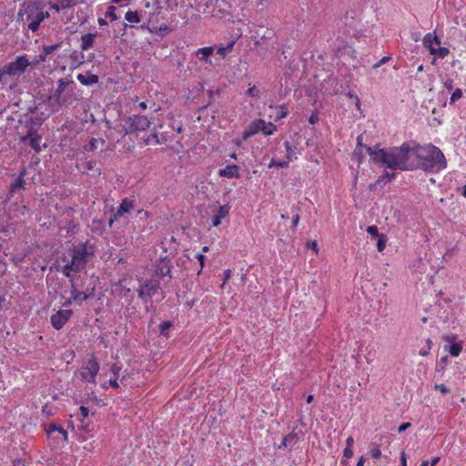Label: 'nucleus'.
<instances>
[{"mask_svg":"<svg viewBox=\"0 0 466 466\" xmlns=\"http://www.w3.org/2000/svg\"><path fill=\"white\" fill-rule=\"evenodd\" d=\"M440 461V457H434L431 461H423L420 466H435Z\"/></svg>","mask_w":466,"mask_h":466,"instance_id":"5fc2aeb1","label":"nucleus"},{"mask_svg":"<svg viewBox=\"0 0 466 466\" xmlns=\"http://www.w3.org/2000/svg\"><path fill=\"white\" fill-rule=\"evenodd\" d=\"M61 46V44H55L51 46H44L43 52L39 56L41 61H46L47 56L52 54L54 51L57 50Z\"/></svg>","mask_w":466,"mask_h":466,"instance_id":"bb28decb","label":"nucleus"},{"mask_svg":"<svg viewBox=\"0 0 466 466\" xmlns=\"http://www.w3.org/2000/svg\"><path fill=\"white\" fill-rule=\"evenodd\" d=\"M218 176L228 178H239L238 167L237 165H228L225 168L218 170Z\"/></svg>","mask_w":466,"mask_h":466,"instance_id":"6ab92c4d","label":"nucleus"},{"mask_svg":"<svg viewBox=\"0 0 466 466\" xmlns=\"http://www.w3.org/2000/svg\"><path fill=\"white\" fill-rule=\"evenodd\" d=\"M367 232L370 233L373 237H379L380 236L378 228L376 226H370V227H368Z\"/></svg>","mask_w":466,"mask_h":466,"instance_id":"4d7b16f0","label":"nucleus"},{"mask_svg":"<svg viewBox=\"0 0 466 466\" xmlns=\"http://www.w3.org/2000/svg\"><path fill=\"white\" fill-rule=\"evenodd\" d=\"M46 109H48V106L46 104L45 105L44 102L28 108V111L31 114L39 113L41 115L40 116H35V118L30 117L25 121V126L28 127V129L30 127H33L34 129L36 130V127H40L43 124L44 120L49 117V116H46V114L47 112Z\"/></svg>","mask_w":466,"mask_h":466,"instance_id":"1a4fd4ad","label":"nucleus"},{"mask_svg":"<svg viewBox=\"0 0 466 466\" xmlns=\"http://www.w3.org/2000/svg\"><path fill=\"white\" fill-rule=\"evenodd\" d=\"M382 177H384V179L388 183V182H390L391 180L395 179L396 173L395 172L384 171L383 174H382Z\"/></svg>","mask_w":466,"mask_h":466,"instance_id":"603ef678","label":"nucleus"},{"mask_svg":"<svg viewBox=\"0 0 466 466\" xmlns=\"http://www.w3.org/2000/svg\"><path fill=\"white\" fill-rule=\"evenodd\" d=\"M71 284V297L76 303L81 305L87 299L94 295L95 287L87 286L84 291H80L77 289V284L73 279H70Z\"/></svg>","mask_w":466,"mask_h":466,"instance_id":"9b49d317","label":"nucleus"},{"mask_svg":"<svg viewBox=\"0 0 466 466\" xmlns=\"http://www.w3.org/2000/svg\"><path fill=\"white\" fill-rule=\"evenodd\" d=\"M83 55L78 51H74L70 55V58L76 64L80 65L82 64Z\"/></svg>","mask_w":466,"mask_h":466,"instance_id":"49530a36","label":"nucleus"},{"mask_svg":"<svg viewBox=\"0 0 466 466\" xmlns=\"http://www.w3.org/2000/svg\"><path fill=\"white\" fill-rule=\"evenodd\" d=\"M128 128L127 133L144 131L149 127L150 121L145 116H129L127 119Z\"/></svg>","mask_w":466,"mask_h":466,"instance_id":"f8f14e48","label":"nucleus"},{"mask_svg":"<svg viewBox=\"0 0 466 466\" xmlns=\"http://www.w3.org/2000/svg\"><path fill=\"white\" fill-rule=\"evenodd\" d=\"M450 53V50L447 47H438L431 50V54L434 55L440 58L446 57Z\"/></svg>","mask_w":466,"mask_h":466,"instance_id":"2f4dec72","label":"nucleus"},{"mask_svg":"<svg viewBox=\"0 0 466 466\" xmlns=\"http://www.w3.org/2000/svg\"><path fill=\"white\" fill-rule=\"evenodd\" d=\"M234 45H235V42L231 41L225 46H219L217 49V54L219 55L221 58H224L227 56V54L232 50Z\"/></svg>","mask_w":466,"mask_h":466,"instance_id":"c85d7f7f","label":"nucleus"},{"mask_svg":"<svg viewBox=\"0 0 466 466\" xmlns=\"http://www.w3.org/2000/svg\"><path fill=\"white\" fill-rule=\"evenodd\" d=\"M414 158L416 170L437 173L447 167L443 153L431 144L421 146L414 142Z\"/></svg>","mask_w":466,"mask_h":466,"instance_id":"f03ea898","label":"nucleus"},{"mask_svg":"<svg viewBox=\"0 0 466 466\" xmlns=\"http://www.w3.org/2000/svg\"><path fill=\"white\" fill-rule=\"evenodd\" d=\"M17 16L24 23H27L28 29L35 33L39 29L40 24L49 17V13L37 2H24Z\"/></svg>","mask_w":466,"mask_h":466,"instance_id":"39448f33","label":"nucleus"},{"mask_svg":"<svg viewBox=\"0 0 466 466\" xmlns=\"http://www.w3.org/2000/svg\"><path fill=\"white\" fill-rule=\"evenodd\" d=\"M437 45V46H440L441 45V40L440 38L431 34V33H428L425 35V36L423 37V45L426 48L429 49V51L431 52V49H434L435 47L433 46V45Z\"/></svg>","mask_w":466,"mask_h":466,"instance_id":"b1692460","label":"nucleus"},{"mask_svg":"<svg viewBox=\"0 0 466 466\" xmlns=\"http://www.w3.org/2000/svg\"><path fill=\"white\" fill-rule=\"evenodd\" d=\"M278 110L279 111L276 116V120H280V119L286 117L289 113V108H288L287 105H285V104L280 105L278 107Z\"/></svg>","mask_w":466,"mask_h":466,"instance_id":"72a5a7b5","label":"nucleus"},{"mask_svg":"<svg viewBox=\"0 0 466 466\" xmlns=\"http://www.w3.org/2000/svg\"><path fill=\"white\" fill-rule=\"evenodd\" d=\"M213 46L201 47L196 51V56H198L199 60L208 64H211L209 56L213 54Z\"/></svg>","mask_w":466,"mask_h":466,"instance_id":"4be33fe9","label":"nucleus"},{"mask_svg":"<svg viewBox=\"0 0 466 466\" xmlns=\"http://www.w3.org/2000/svg\"><path fill=\"white\" fill-rule=\"evenodd\" d=\"M26 176L27 170L24 167L20 170L18 177L10 185L7 193V200L15 199L17 201L22 199V191L25 190L27 186L32 184V181H28Z\"/></svg>","mask_w":466,"mask_h":466,"instance_id":"423d86ee","label":"nucleus"},{"mask_svg":"<svg viewBox=\"0 0 466 466\" xmlns=\"http://www.w3.org/2000/svg\"><path fill=\"white\" fill-rule=\"evenodd\" d=\"M444 87L450 92L453 89V80L447 78L444 82Z\"/></svg>","mask_w":466,"mask_h":466,"instance_id":"680f3d73","label":"nucleus"},{"mask_svg":"<svg viewBox=\"0 0 466 466\" xmlns=\"http://www.w3.org/2000/svg\"><path fill=\"white\" fill-rule=\"evenodd\" d=\"M30 66V61L26 55L18 56L14 61L5 65V73L8 77H19L22 76L26 68Z\"/></svg>","mask_w":466,"mask_h":466,"instance_id":"6e6552de","label":"nucleus"},{"mask_svg":"<svg viewBox=\"0 0 466 466\" xmlns=\"http://www.w3.org/2000/svg\"><path fill=\"white\" fill-rule=\"evenodd\" d=\"M79 412H80V414H79L80 420H84L89 415V410H88V408H86L85 406H81L79 408Z\"/></svg>","mask_w":466,"mask_h":466,"instance_id":"3c124183","label":"nucleus"},{"mask_svg":"<svg viewBox=\"0 0 466 466\" xmlns=\"http://www.w3.org/2000/svg\"><path fill=\"white\" fill-rule=\"evenodd\" d=\"M98 143L104 144L103 139H97V138H91L89 141L88 146L86 147V150H96L98 147Z\"/></svg>","mask_w":466,"mask_h":466,"instance_id":"79ce46f5","label":"nucleus"},{"mask_svg":"<svg viewBox=\"0 0 466 466\" xmlns=\"http://www.w3.org/2000/svg\"><path fill=\"white\" fill-rule=\"evenodd\" d=\"M120 370H121V366H119L117 363H113L111 365L110 371H111L113 377L109 380L108 383L114 389H117L119 387L117 380L119 378Z\"/></svg>","mask_w":466,"mask_h":466,"instance_id":"393cba45","label":"nucleus"},{"mask_svg":"<svg viewBox=\"0 0 466 466\" xmlns=\"http://www.w3.org/2000/svg\"><path fill=\"white\" fill-rule=\"evenodd\" d=\"M276 130L277 127L275 125H273L271 122L265 121V127H263V130H261V132L266 136H270L274 134Z\"/></svg>","mask_w":466,"mask_h":466,"instance_id":"e433bc0d","label":"nucleus"},{"mask_svg":"<svg viewBox=\"0 0 466 466\" xmlns=\"http://www.w3.org/2000/svg\"><path fill=\"white\" fill-rule=\"evenodd\" d=\"M228 211L229 208L228 206H220L216 215L212 218V226L218 227L221 224V219L228 215Z\"/></svg>","mask_w":466,"mask_h":466,"instance_id":"5701e85b","label":"nucleus"},{"mask_svg":"<svg viewBox=\"0 0 466 466\" xmlns=\"http://www.w3.org/2000/svg\"><path fill=\"white\" fill-rule=\"evenodd\" d=\"M152 143H155V144H159V140H158V136L157 133H153L151 134L146 140H145V144L146 145H149V144H152Z\"/></svg>","mask_w":466,"mask_h":466,"instance_id":"09e8293b","label":"nucleus"},{"mask_svg":"<svg viewBox=\"0 0 466 466\" xmlns=\"http://www.w3.org/2000/svg\"><path fill=\"white\" fill-rule=\"evenodd\" d=\"M363 149L364 148H355L352 154V159L356 160L359 165L362 164L365 158Z\"/></svg>","mask_w":466,"mask_h":466,"instance_id":"473e14b6","label":"nucleus"},{"mask_svg":"<svg viewBox=\"0 0 466 466\" xmlns=\"http://www.w3.org/2000/svg\"><path fill=\"white\" fill-rule=\"evenodd\" d=\"M370 454L373 459H379L381 456V451L379 445L371 443L370 446Z\"/></svg>","mask_w":466,"mask_h":466,"instance_id":"c9c22d12","label":"nucleus"},{"mask_svg":"<svg viewBox=\"0 0 466 466\" xmlns=\"http://www.w3.org/2000/svg\"><path fill=\"white\" fill-rule=\"evenodd\" d=\"M100 370V365L94 355L82 365L78 373L83 381L96 383V377Z\"/></svg>","mask_w":466,"mask_h":466,"instance_id":"0eeeda50","label":"nucleus"},{"mask_svg":"<svg viewBox=\"0 0 466 466\" xmlns=\"http://www.w3.org/2000/svg\"><path fill=\"white\" fill-rule=\"evenodd\" d=\"M72 315L73 311L71 309H59L51 316V325L53 326L54 329L59 330L69 320Z\"/></svg>","mask_w":466,"mask_h":466,"instance_id":"ddd939ff","label":"nucleus"},{"mask_svg":"<svg viewBox=\"0 0 466 466\" xmlns=\"http://www.w3.org/2000/svg\"><path fill=\"white\" fill-rule=\"evenodd\" d=\"M434 388L439 390L442 394H446L451 391L444 384H435Z\"/></svg>","mask_w":466,"mask_h":466,"instance_id":"13d9d810","label":"nucleus"},{"mask_svg":"<svg viewBox=\"0 0 466 466\" xmlns=\"http://www.w3.org/2000/svg\"><path fill=\"white\" fill-rule=\"evenodd\" d=\"M386 183H387V181L384 179V177L381 175L378 177V179L374 183H372L369 186V189L370 191H373L376 189L377 186H382V185H385Z\"/></svg>","mask_w":466,"mask_h":466,"instance_id":"c03bdc74","label":"nucleus"},{"mask_svg":"<svg viewBox=\"0 0 466 466\" xmlns=\"http://www.w3.org/2000/svg\"><path fill=\"white\" fill-rule=\"evenodd\" d=\"M116 8L114 5H110L107 7V10L106 11V17L110 18L112 21H116L118 19V16L116 14Z\"/></svg>","mask_w":466,"mask_h":466,"instance_id":"ea45409f","label":"nucleus"},{"mask_svg":"<svg viewBox=\"0 0 466 466\" xmlns=\"http://www.w3.org/2000/svg\"><path fill=\"white\" fill-rule=\"evenodd\" d=\"M171 268H172V263L170 259L167 258V257H165L163 258H160L158 263L155 266V273L157 276H168L169 278H172L171 276Z\"/></svg>","mask_w":466,"mask_h":466,"instance_id":"dca6fc26","label":"nucleus"},{"mask_svg":"<svg viewBox=\"0 0 466 466\" xmlns=\"http://www.w3.org/2000/svg\"><path fill=\"white\" fill-rule=\"evenodd\" d=\"M197 259L198 260L199 262V270L198 272V274H200V272L202 271L203 268H204V265H205V260H206V256L203 255V254H198L196 256Z\"/></svg>","mask_w":466,"mask_h":466,"instance_id":"864d4df0","label":"nucleus"},{"mask_svg":"<svg viewBox=\"0 0 466 466\" xmlns=\"http://www.w3.org/2000/svg\"><path fill=\"white\" fill-rule=\"evenodd\" d=\"M319 115L318 113H312L311 116L309 118V122L312 125L316 124L319 121Z\"/></svg>","mask_w":466,"mask_h":466,"instance_id":"69168bd1","label":"nucleus"},{"mask_svg":"<svg viewBox=\"0 0 466 466\" xmlns=\"http://www.w3.org/2000/svg\"><path fill=\"white\" fill-rule=\"evenodd\" d=\"M291 214H292V230H295L299 222V211L300 208L299 206H292L291 207Z\"/></svg>","mask_w":466,"mask_h":466,"instance_id":"cd10ccee","label":"nucleus"},{"mask_svg":"<svg viewBox=\"0 0 466 466\" xmlns=\"http://www.w3.org/2000/svg\"><path fill=\"white\" fill-rule=\"evenodd\" d=\"M265 127V120L258 118L252 121L242 132L243 140H247L248 138L253 137L254 135L261 132Z\"/></svg>","mask_w":466,"mask_h":466,"instance_id":"2eb2a0df","label":"nucleus"},{"mask_svg":"<svg viewBox=\"0 0 466 466\" xmlns=\"http://www.w3.org/2000/svg\"><path fill=\"white\" fill-rule=\"evenodd\" d=\"M7 77H8V75H7V73H5V67L3 66L0 69V83L1 84H6L7 83Z\"/></svg>","mask_w":466,"mask_h":466,"instance_id":"6e6d98bb","label":"nucleus"},{"mask_svg":"<svg viewBox=\"0 0 466 466\" xmlns=\"http://www.w3.org/2000/svg\"><path fill=\"white\" fill-rule=\"evenodd\" d=\"M159 282L154 280H147L137 289L138 297L145 304L151 300L152 297L157 292Z\"/></svg>","mask_w":466,"mask_h":466,"instance_id":"9d476101","label":"nucleus"},{"mask_svg":"<svg viewBox=\"0 0 466 466\" xmlns=\"http://www.w3.org/2000/svg\"><path fill=\"white\" fill-rule=\"evenodd\" d=\"M77 3L78 0H59V6L66 9L76 5Z\"/></svg>","mask_w":466,"mask_h":466,"instance_id":"a19ab883","label":"nucleus"},{"mask_svg":"<svg viewBox=\"0 0 466 466\" xmlns=\"http://www.w3.org/2000/svg\"><path fill=\"white\" fill-rule=\"evenodd\" d=\"M400 466H407L406 454L404 451L400 454Z\"/></svg>","mask_w":466,"mask_h":466,"instance_id":"774afa93","label":"nucleus"},{"mask_svg":"<svg viewBox=\"0 0 466 466\" xmlns=\"http://www.w3.org/2000/svg\"><path fill=\"white\" fill-rule=\"evenodd\" d=\"M75 83L73 80L61 78L57 81V87L54 93L43 100L48 106L46 116L57 112L62 106L70 105L76 99L74 96Z\"/></svg>","mask_w":466,"mask_h":466,"instance_id":"20e7f679","label":"nucleus"},{"mask_svg":"<svg viewBox=\"0 0 466 466\" xmlns=\"http://www.w3.org/2000/svg\"><path fill=\"white\" fill-rule=\"evenodd\" d=\"M386 247V237L384 235L379 236L377 242V248L379 251H382Z\"/></svg>","mask_w":466,"mask_h":466,"instance_id":"de8ad7c7","label":"nucleus"},{"mask_svg":"<svg viewBox=\"0 0 466 466\" xmlns=\"http://www.w3.org/2000/svg\"><path fill=\"white\" fill-rule=\"evenodd\" d=\"M76 78L83 86H93L99 80L98 76L90 72H86V74H78Z\"/></svg>","mask_w":466,"mask_h":466,"instance_id":"aec40b11","label":"nucleus"},{"mask_svg":"<svg viewBox=\"0 0 466 466\" xmlns=\"http://www.w3.org/2000/svg\"><path fill=\"white\" fill-rule=\"evenodd\" d=\"M289 161H290L289 157H288V160H286V161H276V160L272 159L269 164V167H277L284 168L289 166Z\"/></svg>","mask_w":466,"mask_h":466,"instance_id":"37998d69","label":"nucleus"},{"mask_svg":"<svg viewBox=\"0 0 466 466\" xmlns=\"http://www.w3.org/2000/svg\"><path fill=\"white\" fill-rule=\"evenodd\" d=\"M247 95L250 97H257L259 95V90L255 86H250L247 90Z\"/></svg>","mask_w":466,"mask_h":466,"instance_id":"8fccbe9b","label":"nucleus"},{"mask_svg":"<svg viewBox=\"0 0 466 466\" xmlns=\"http://www.w3.org/2000/svg\"><path fill=\"white\" fill-rule=\"evenodd\" d=\"M366 152L370 161L381 165L390 170L414 171L416 164L414 158V142H404L400 147H366Z\"/></svg>","mask_w":466,"mask_h":466,"instance_id":"f257e3e1","label":"nucleus"},{"mask_svg":"<svg viewBox=\"0 0 466 466\" xmlns=\"http://www.w3.org/2000/svg\"><path fill=\"white\" fill-rule=\"evenodd\" d=\"M76 167L82 173H87L88 171H95L93 176L100 175V169L96 168V160H88L76 165Z\"/></svg>","mask_w":466,"mask_h":466,"instance_id":"412c9836","label":"nucleus"},{"mask_svg":"<svg viewBox=\"0 0 466 466\" xmlns=\"http://www.w3.org/2000/svg\"><path fill=\"white\" fill-rule=\"evenodd\" d=\"M70 251L72 253L70 260H67L66 256L62 258V260L66 261V263L62 267L61 271L66 278H71L72 271L80 272L84 270L95 254V248L88 241L80 243L78 246H73Z\"/></svg>","mask_w":466,"mask_h":466,"instance_id":"7ed1b4c3","label":"nucleus"},{"mask_svg":"<svg viewBox=\"0 0 466 466\" xmlns=\"http://www.w3.org/2000/svg\"><path fill=\"white\" fill-rule=\"evenodd\" d=\"M285 441L288 442L289 448L293 447L298 441V434L291 432L285 436Z\"/></svg>","mask_w":466,"mask_h":466,"instance_id":"58836bf2","label":"nucleus"},{"mask_svg":"<svg viewBox=\"0 0 466 466\" xmlns=\"http://www.w3.org/2000/svg\"><path fill=\"white\" fill-rule=\"evenodd\" d=\"M390 59H391L390 56H383L378 63H376L373 66V68H378V67L381 66L382 65L386 64Z\"/></svg>","mask_w":466,"mask_h":466,"instance_id":"052dcab7","label":"nucleus"},{"mask_svg":"<svg viewBox=\"0 0 466 466\" xmlns=\"http://www.w3.org/2000/svg\"><path fill=\"white\" fill-rule=\"evenodd\" d=\"M173 326V323L171 321H163L159 325V333L161 336L169 338L168 329Z\"/></svg>","mask_w":466,"mask_h":466,"instance_id":"7c9ffc66","label":"nucleus"},{"mask_svg":"<svg viewBox=\"0 0 466 466\" xmlns=\"http://www.w3.org/2000/svg\"><path fill=\"white\" fill-rule=\"evenodd\" d=\"M448 364V356H443L441 357L440 360H437V363H436V371L437 372H442L446 366Z\"/></svg>","mask_w":466,"mask_h":466,"instance_id":"f704fd0d","label":"nucleus"},{"mask_svg":"<svg viewBox=\"0 0 466 466\" xmlns=\"http://www.w3.org/2000/svg\"><path fill=\"white\" fill-rule=\"evenodd\" d=\"M96 35L95 34H86L81 36V49L83 51L88 50L93 46L95 41Z\"/></svg>","mask_w":466,"mask_h":466,"instance_id":"a878e982","label":"nucleus"},{"mask_svg":"<svg viewBox=\"0 0 466 466\" xmlns=\"http://www.w3.org/2000/svg\"><path fill=\"white\" fill-rule=\"evenodd\" d=\"M125 19L129 23H139L140 16L137 11H127L125 15Z\"/></svg>","mask_w":466,"mask_h":466,"instance_id":"c756f323","label":"nucleus"},{"mask_svg":"<svg viewBox=\"0 0 466 466\" xmlns=\"http://www.w3.org/2000/svg\"><path fill=\"white\" fill-rule=\"evenodd\" d=\"M352 455H353V451H352V449H351V448H350V447H346V448L344 449V451H343V456H344V458H346V459H350V458H351V457H352Z\"/></svg>","mask_w":466,"mask_h":466,"instance_id":"e2e57ef3","label":"nucleus"},{"mask_svg":"<svg viewBox=\"0 0 466 466\" xmlns=\"http://www.w3.org/2000/svg\"><path fill=\"white\" fill-rule=\"evenodd\" d=\"M410 426H411V423H410V422H404V423H402V424L399 427V429H398V432H399V433H401V432L405 431L406 430H408Z\"/></svg>","mask_w":466,"mask_h":466,"instance_id":"338daca9","label":"nucleus"},{"mask_svg":"<svg viewBox=\"0 0 466 466\" xmlns=\"http://www.w3.org/2000/svg\"><path fill=\"white\" fill-rule=\"evenodd\" d=\"M134 207V200L126 198L120 203L117 211L114 214V218L109 219V225L111 226L115 219L122 217L124 214L128 213Z\"/></svg>","mask_w":466,"mask_h":466,"instance_id":"f3484780","label":"nucleus"},{"mask_svg":"<svg viewBox=\"0 0 466 466\" xmlns=\"http://www.w3.org/2000/svg\"><path fill=\"white\" fill-rule=\"evenodd\" d=\"M42 139L41 135L36 134V130L30 127L27 133L21 137V141L27 143L36 153H39L42 149L40 147V141Z\"/></svg>","mask_w":466,"mask_h":466,"instance_id":"4468645a","label":"nucleus"},{"mask_svg":"<svg viewBox=\"0 0 466 466\" xmlns=\"http://www.w3.org/2000/svg\"><path fill=\"white\" fill-rule=\"evenodd\" d=\"M462 96V91L461 88H456L451 94L450 104H454L457 100H459Z\"/></svg>","mask_w":466,"mask_h":466,"instance_id":"a18cd8bd","label":"nucleus"},{"mask_svg":"<svg viewBox=\"0 0 466 466\" xmlns=\"http://www.w3.org/2000/svg\"><path fill=\"white\" fill-rule=\"evenodd\" d=\"M231 278V270L230 269H226L224 272H223V284L222 286H224V284Z\"/></svg>","mask_w":466,"mask_h":466,"instance_id":"0e129e2a","label":"nucleus"},{"mask_svg":"<svg viewBox=\"0 0 466 466\" xmlns=\"http://www.w3.org/2000/svg\"><path fill=\"white\" fill-rule=\"evenodd\" d=\"M362 140H363V135L360 134V136H358L357 137V145H356V147L355 148H364L366 150V147H368L367 145H364L362 143Z\"/></svg>","mask_w":466,"mask_h":466,"instance_id":"bf43d9fd","label":"nucleus"},{"mask_svg":"<svg viewBox=\"0 0 466 466\" xmlns=\"http://www.w3.org/2000/svg\"><path fill=\"white\" fill-rule=\"evenodd\" d=\"M46 434L48 438L59 439L60 437H62L66 442L68 441L67 431L55 423H52L48 426V428L46 429Z\"/></svg>","mask_w":466,"mask_h":466,"instance_id":"a211bd4d","label":"nucleus"},{"mask_svg":"<svg viewBox=\"0 0 466 466\" xmlns=\"http://www.w3.org/2000/svg\"><path fill=\"white\" fill-rule=\"evenodd\" d=\"M462 350V347L458 343H452L449 347V352L452 357H457Z\"/></svg>","mask_w":466,"mask_h":466,"instance_id":"4c0bfd02","label":"nucleus"}]
</instances>
